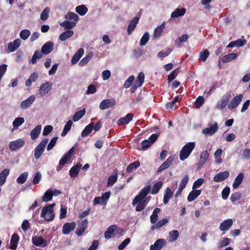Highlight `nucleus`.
<instances>
[{
	"mask_svg": "<svg viewBox=\"0 0 250 250\" xmlns=\"http://www.w3.org/2000/svg\"><path fill=\"white\" fill-rule=\"evenodd\" d=\"M94 127V123L91 122L87 126H85L84 129L82 132L81 135L82 137L87 136L92 131Z\"/></svg>",
	"mask_w": 250,
	"mask_h": 250,
	"instance_id": "obj_37",
	"label": "nucleus"
},
{
	"mask_svg": "<svg viewBox=\"0 0 250 250\" xmlns=\"http://www.w3.org/2000/svg\"><path fill=\"white\" fill-rule=\"evenodd\" d=\"M160 208H156L154 209L150 219L152 224H155L158 219V214L160 212Z\"/></svg>",
	"mask_w": 250,
	"mask_h": 250,
	"instance_id": "obj_50",
	"label": "nucleus"
},
{
	"mask_svg": "<svg viewBox=\"0 0 250 250\" xmlns=\"http://www.w3.org/2000/svg\"><path fill=\"white\" fill-rule=\"evenodd\" d=\"M35 100V97L34 95H31L27 99L23 101L20 105L21 108L22 109H25L31 106Z\"/></svg>",
	"mask_w": 250,
	"mask_h": 250,
	"instance_id": "obj_16",
	"label": "nucleus"
},
{
	"mask_svg": "<svg viewBox=\"0 0 250 250\" xmlns=\"http://www.w3.org/2000/svg\"><path fill=\"white\" fill-rule=\"evenodd\" d=\"M52 83L49 81H47L44 83H42L40 85L38 91V95H39L41 97L44 96L52 89Z\"/></svg>",
	"mask_w": 250,
	"mask_h": 250,
	"instance_id": "obj_5",
	"label": "nucleus"
},
{
	"mask_svg": "<svg viewBox=\"0 0 250 250\" xmlns=\"http://www.w3.org/2000/svg\"><path fill=\"white\" fill-rule=\"evenodd\" d=\"M195 146L194 142H189L184 146L180 153L179 158L181 161L188 158Z\"/></svg>",
	"mask_w": 250,
	"mask_h": 250,
	"instance_id": "obj_2",
	"label": "nucleus"
},
{
	"mask_svg": "<svg viewBox=\"0 0 250 250\" xmlns=\"http://www.w3.org/2000/svg\"><path fill=\"white\" fill-rule=\"evenodd\" d=\"M230 97V93H226L222 97V99L218 102L216 107L220 109L225 108L228 104L229 105Z\"/></svg>",
	"mask_w": 250,
	"mask_h": 250,
	"instance_id": "obj_7",
	"label": "nucleus"
},
{
	"mask_svg": "<svg viewBox=\"0 0 250 250\" xmlns=\"http://www.w3.org/2000/svg\"><path fill=\"white\" fill-rule=\"evenodd\" d=\"M117 179L118 171L117 170H114L113 175L109 176L108 178L107 186L108 187L112 186L117 181Z\"/></svg>",
	"mask_w": 250,
	"mask_h": 250,
	"instance_id": "obj_32",
	"label": "nucleus"
},
{
	"mask_svg": "<svg viewBox=\"0 0 250 250\" xmlns=\"http://www.w3.org/2000/svg\"><path fill=\"white\" fill-rule=\"evenodd\" d=\"M188 180L189 177L187 175H185L184 177L181 180L179 187L184 189L186 187Z\"/></svg>",
	"mask_w": 250,
	"mask_h": 250,
	"instance_id": "obj_64",
	"label": "nucleus"
},
{
	"mask_svg": "<svg viewBox=\"0 0 250 250\" xmlns=\"http://www.w3.org/2000/svg\"><path fill=\"white\" fill-rule=\"evenodd\" d=\"M209 53L208 50H204L203 52H200L199 56V60L202 62H205L207 58L209 56Z\"/></svg>",
	"mask_w": 250,
	"mask_h": 250,
	"instance_id": "obj_62",
	"label": "nucleus"
},
{
	"mask_svg": "<svg viewBox=\"0 0 250 250\" xmlns=\"http://www.w3.org/2000/svg\"><path fill=\"white\" fill-rule=\"evenodd\" d=\"M76 11L80 16H84L88 11L87 8L84 5L77 6L75 8Z\"/></svg>",
	"mask_w": 250,
	"mask_h": 250,
	"instance_id": "obj_47",
	"label": "nucleus"
},
{
	"mask_svg": "<svg viewBox=\"0 0 250 250\" xmlns=\"http://www.w3.org/2000/svg\"><path fill=\"white\" fill-rule=\"evenodd\" d=\"M42 54L41 52L38 50L36 51L32 57L31 60V63L32 64H35L37 62V60L42 58Z\"/></svg>",
	"mask_w": 250,
	"mask_h": 250,
	"instance_id": "obj_58",
	"label": "nucleus"
},
{
	"mask_svg": "<svg viewBox=\"0 0 250 250\" xmlns=\"http://www.w3.org/2000/svg\"><path fill=\"white\" fill-rule=\"evenodd\" d=\"M173 195V192L169 188H167L164 195L163 202L165 204H167L168 203L169 199L172 198Z\"/></svg>",
	"mask_w": 250,
	"mask_h": 250,
	"instance_id": "obj_35",
	"label": "nucleus"
},
{
	"mask_svg": "<svg viewBox=\"0 0 250 250\" xmlns=\"http://www.w3.org/2000/svg\"><path fill=\"white\" fill-rule=\"evenodd\" d=\"M51 192V189H48L42 197V200L43 202H47L52 200V195Z\"/></svg>",
	"mask_w": 250,
	"mask_h": 250,
	"instance_id": "obj_57",
	"label": "nucleus"
},
{
	"mask_svg": "<svg viewBox=\"0 0 250 250\" xmlns=\"http://www.w3.org/2000/svg\"><path fill=\"white\" fill-rule=\"evenodd\" d=\"M201 193V190L193 189L188 194L187 199L189 202L193 201L198 196H199Z\"/></svg>",
	"mask_w": 250,
	"mask_h": 250,
	"instance_id": "obj_30",
	"label": "nucleus"
},
{
	"mask_svg": "<svg viewBox=\"0 0 250 250\" xmlns=\"http://www.w3.org/2000/svg\"><path fill=\"white\" fill-rule=\"evenodd\" d=\"M168 223V220L167 219H163L162 220L158 222L156 224H154L153 226H152L151 227V230L157 229H159L166 225Z\"/></svg>",
	"mask_w": 250,
	"mask_h": 250,
	"instance_id": "obj_51",
	"label": "nucleus"
},
{
	"mask_svg": "<svg viewBox=\"0 0 250 250\" xmlns=\"http://www.w3.org/2000/svg\"><path fill=\"white\" fill-rule=\"evenodd\" d=\"M244 178V175L242 173H240L237 176L232 184V187L234 189H236L239 187V186L242 183Z\"/></svg>",
	"mask_w": 250,
	"mask_h": 250,
	"instance_id": "obj_33",
	"label": "nucleus"
},
{
	"mask_svg": "<svg viewBox=\"0 0 250 250\" xmlns=\"http://www.w3.org/2000/svg\"><path fill=\"white\" fill-rule=\"evenodd\" d=\"M223 150L221 148H218L214 154V158L216 163L220 164L222 163L221 156L222 155Z\"/></svg>",
	"mask_w": 250,
	"mask_h": 250,
	"instance_id": "obj_45",
	"label": "nucleus"
},
{
	"mask_svg": "<svg viewBox=\"0 0 250 250\" xmlns=\"http://www.w3.org/2000/svg\"><path fill=\"white\" fill-rule=\"evenodd\" d=\"M147 203V199H144L140 201L137 204V206L136 207V210L137 211H140L142 210L146 206Z\"/></svg>",
	"mask_w": 250,
	"mask_h": 250,
	"instance_id": "obj_54",
	"label": "nucleus"
},
{
	"mask_svg": "<svg viewBox=\"0 0 250 250\" xmlns=\"http://www.w3.org/2000/svg\"><path fill=\"white\" fill-rule=\"evenodd\" d=\"M24 122V119L22 117H18L13 122L14 129H17L20 125Z\"/></svg>",
	"mask_w": 250,
	"mask_h": 250,
	"instance_id": "obj_53",
	"label": "nucleus"
},
{
	"mask_svg": "<svg viewBox=\"0 0 250 250\" xmlns=\"http://www.w3.org/2000/svg\"><path fill=\"white\" fill-rule=\"evenodd\" d=\"M140 165V163L139 161L134 162L129 164L126 168V171L130 173L133 170L137 169Z\"/></svg>",
	"mask_w": 250,
	"mask_h": 250,
	"instance_id": "obj_55",
	"label": "nucleus"
},
{
	"mask_svg": "<svg viewBox=\"0 0 250 250\" xmlns=\"http://www.w3.org/2000/svg\"><path fill=\"white\" fill-rule=\"evenodd\" d=\"M163 186V183L161 181H159L154 184L153 186L151 193L152 194H156L157 193L159 190Z\"/></svg>",
	"mask_w": 250,
	"mask_h": 250,
	"instance_id": "obj_52",
	"label": "nucleus"
},
{
	"mask_svg": "<svg viewBox=\"0 0 250 250\" xmlns=\"http://www.w3.org/2000/svg\"><path fill=\"white\" fill-rule=\"evenodd\" d=\"M209 157V153L208 150H206L201 152L200 155V160L198 162V165L201 167L208 160Z\"/></svg>",
	"mask_w": 250,
	"mask_h": 250,
	"instance_id": "obj_26",
	"label": "nucleus"
},
{
	"mask_svg": "<svg viewBox=\"0 0 250 250\" xmlns=\"http://www.w3.org/2000/svg\"><path fill=\"white\" fill-rule=\"evenodd\" d=\"M166 241L164 239H159L155 241L153 245L150 247V250H161L163 246L165 245Z\"/></svg>",
	"mask_w": 250,
	"mask_h": 250,
	"instance_id": "obj_17",
	"label": "nucleus"
},
{
	"mask_svg": "<svg viewBox=\"0 0 250 250\" xmlns=\"http://www.w3.org/2000/svg\"><path fill=\"white\" fill-rule=\"evenodd\" d=\"M87 223L88 221L86 219L82 220L79 223L76 232L78 236H81L84 233L87 228Z\"/></svg>",
	"mask_w": 250,
	"mask_h": 250,
	"instance_id": "obj_14",
	"label": "nucleus"
},
{
	"mask_svg": "<svg viewBox=\"0 0 250 250\" xmlns=\"http://www.w3.org/2000/svg\"><path fill=\"white\" fill-rule=\"evenodd\" d=\"M145 80V74L143 72H140L137 77V79L133 83L135 88L140 87L143 83Z\"/></svg>",
	"mask_w": 250,
	"mask_h": 250,
	"instance_id": "obj_27",
	"label": "nucleus"
},
{
	"mask_svg": "<svg viewBox=\"0 0 250 250\" xmlns=\"http://www.w3.org/2000/svg\"><path fill=\"white\" fill-rule=\"evenodd\" d=\"M48 143V139L45 138L42 140L40 143L34 149V157L35 159L38 160L44 152L46 145Z\"/></svg>",
	"mask_w": 250,
	"mask_h": 250,
	"instance_id": "obj_3",
	"label": "nucleus"
},
{
	"mask_svg": "<svg viewBox=\"0 0 250 250\" xmlns=\"http://www.w3.org/2000/svg\"><path fill=\"white\" fill-rule=\"evenodd\" d=\"M74 34V32L71 30H67L62 32L59 37V39L61 41H65L67 39L72 37Z\"/></svg>",
	"mask_w": 250,
	"mask_h": 250,
	"instance_id": "obj_42",
	"label": "nucleus"
},
{
	"mask_svg": "<svg viewBox=\"0 0 250 250\" xmlns=\"http://www.w3.org/2000/svg\"><path fill=\"white\" fill-rule=\"evenodd\" d=\"M139 21V17H136L132 20H131L129 23L127 27V33L130 35L133 31L135 29Z\"/></svg>",
	"mask_w": 250,
	"mask_h": 250,
	"instance_id": "obj_24",
	"label": "nucleus"
},
{
	"mask_svg": "<svg viewBox=\"0 0 250 250\" xmlns=\"http://www.w3.org/2000/svg\"><path fill=\"white\" fill-rule=\"evenodd\" d=\"M133 116L132 113L127 114L125 117L119 119L117 121V124L119 125L128 124L132 120Z\"/></svg>",
	"mask_w": 250,
	"mask_h": 250,
	"instance_id": "obj_21",
	"label": "nucleus"
},
{
	"mask_svg": "<svg viewBox=\"0 0 250 250\" xmlns=\"http://www.w3.org/2000/svg\"><path fill=\"white\" fill-rule=\"evenodd\" d=\"M165 27V23L163 22L161 25L156 28L154 31L153 37L155 38L159 37L163 32Z\"/></svg>",
	"mask_w": 250,
	"mask_h": 250,
	"instance_id": "obj_38",
	"label": "nucleus"
},
{
	"mask_svg": "<svg viewBox=\"0 0 250 250\" xmlns=\"http://www.w3.org/2000/svg\"><path fill=\"white\" fill-rule=\"evenodd\" d=\"M237 57V55L234 53H229L224 56L222 59V61L223 62H228L235 59Z\"/></svg>",
	"mask_w": 250,
	"mask_h": 250,
	"instance_id": "obj_43",
	"label": "nucleus"
},
{
	"mask_svg": "<svg viewBox=\"0 0 250 250\" xmlns=\"http://www.w3.org/2000/svg\"><path fill=\"white\" fill-rule=\"evenodd\" d=\"M150 188V186H147L146 187L144 188L143 189H142L140 191L139 195L136 196L134 199L133 200L132 202V205H136V204H137L140 201L144 200V199L149 192Z\"/></svg>",
	"mask_w": 250,
	"mask_h": 250,
	"instance_id": "obj_6",
	"label": "nucleus"
},
{
	"mask_svg": "<svg viewBox=\"0 0 250 250\" xmlns=\"http://www.w3.org/2000/svg\"><path fill=\"white\" fill-rule=\"evenodd\" d=\"M86 110L85 108L77 111L73 116V120L74 122H77L81 119L85 114Z\"/></svg>",
	"mask_w": 250,
	"mask_h": 250,
	"instance_id": "obj_46",
	"label": "nucleus"
},
{
	"mask_svg": "<svg viewBox=\"0 0 250 250\" xmlns=\"http://www.w3.org/2000/svg\"><path fill=\"white\" fill-rule=\"evenodd\" d=\"M25 144V141L22 139L12 141L10 143L9 148L12 151H15L19 148L22 147Z\"/></svg>",
	"mask_w": 250,
	"mask_h": 250,
	"instance_id": "obj_9",
	"label": "nucleus"
},
{
	"mask_svg": "<svg viewBox=\"0 0 250 250\" xmlns=\"http://www.w3.org/2000/svg\"><path fill=\"white\" fill-rule=\"evenodd\" d=\"M243 98V95L241 94L236 95L230 102L228 105V108L230 110L236 108L241 103Z\"/></svg>",
	"mask_w": 250,
	"mask_h": 250,
	"instance_id": "obj_8",
	"label": "nucleus"
},
{
	"mask_svg": "<svg viewBox=\"0 0 250 250\" xmlns=\"http://www.w3.org/2000/svg\"><path fill=\"white\" fill-rule=\"evenodd\" d=\"M82 165L78 163L76 166H73L69 170V175L72 177H76L79 173Z\"/></svg>",
	"mask_w": 250,
	"mask_h": 250,
	"instance_id": "obj_36",
	"label": "nucleus"
},
{
	"mask_svg": "<svg viewBox=\"0 0 250 250\" xmlns=\"http://www.w3.org/2000/svg\"><path fill=\"white\" fill-rule=\"evenodd\" d=\"M229 176V173L228 171L221 172L213 177V180L215 182H220L226 179Z\"/></svg>",
	"mask_w": 250,
	"mask_h": 250,
	"instance_id": "obj_19",
	"label": "nucleus"
},
{
	"mask_svg": "<svg viewBox=\"0 0 250 250\" xmlns=\"http://www.w3.org/2000/svg\"><path fill=\"white\" fill-rule=\"evenodd\" d=\"M247 42L245 39H239L236 41L231 42L227 45V47H241L244 46Z\"/></svg>",
	"mask_w": 250,
	"mask_h": 250,
	"instance_id": "obj_25",
	"label": "nucleus"
},
{
	"mask_svg": "<svg viewBox=\"0 0 250 250\" xmlns=\"http://www.w3.org/2000/svg\"><path fill=\"white\" fill-rule=\"evenodd\" d=\"M173 161V157H169L158 168V172H161L165 169L167 168L171 165Z\"/></svg>",
	"mask_w": 250,
	"mask_h": 250,
	"instance_id": "obj_23",
	"label": "nucleus"
},
{
	"mask_svg": "<svg viewBox=\"0 0 250 250\" xmlns=\"http://www.w3.org/2000/svg\"><path fill=\"white\" fill-rule=\"evenodd\" d=\"M21 44V41L19 39H16L13 42H10L8 45V48L9 52H14L20 47Z\"/></svg>",
	"mask_w": 250,
	"mask_h": 250,
	"instance_id": "obj_22",
	"label": "nucleus"
},
{
	"mask_svg": "<svg viewBox=\"0 0 250 250\" xmlns=\"http://www.w3.org/2000/svg\"><path fill=\"white\" fill-rule=\"evenodd\" d=\"M116 104L115 100L113 99H107L103 100L99 105V108L101 110H104L113 106Z\"/></svg>",
	"mask_w": 250,
	"mask_h": 250,
	"instance_id": "obj_10",
	"label": "nucleus"
},
{
	"mask_svg": "<svg viewBox=\"0 0 250 250\" xmlns=\"http://www.w3.org/2000/svg\"><path fill=\"white\" fill-rule=\"evenodd\" d=\"M19 241V237L17 233H14L12 236L10 246V249L11 250H16L17 248V244Z\"/></svg>",
	"mask_w": 250,
	"mask_h": 250,
	"instance_id": "obj_34",
	"label": "nucleus"
},
{
	"mask_svg": "<svg viewBox=\"0 0 250 250\" xmlns=\"http://www.w3.org/2000/svg\"><path fill=\"white\" fill-rule=\"evenodd\" d=\"M76 224L75 222L66 223L62 227V232L63 234H67L75 228Z\"/></svg>",
	"mask_w": 250,
	"mask_h": 250,
	"instance_id": "obj_15",
	"label": "nucleus"
},
{
	"mask_svg": "<svg viewBox=\"0 0 250 250\" xmlns=\"http://www.w3.org/2000/svg\"><path fill=\"white\" fill-rule=\"evenodd\" d=\"M84 51L83 48H80L73 56L71 60L72 64L74 65L77 63L81 57L84 54Z\"/></svg>",
	"mask_w": 250,
	"mask_h": 250,
	"instance_id": "obj_18",
	"label": "nucleus"
},
{
	"mask_svg": "<svg viewBox=\"0 0 250 250\" xmlns=\"http://www.w3.org/2000/svg\"><path fill=\"white\" fill-rule=\"evenodd\" d=\"M10 173V170L7 168L3 169L0 173V186H2L6 180L7 177Z\"/></svg>",
	"mask_w": 250,
	"mask_h": 250,
	"instance_id": "obj_29",
	"label": "nucleus"
},
{
	"mask_svg": "<svg viewBox=\"0 0 250 250\" xmlns=\"http://www.w3.org/2000/svg\"><path fill=\"white\" fill-rule=\"evenodd\" d=\"M157 138L158 135L157 134H152L148 140H146L142 142V147L144 149L148 148L157 140Z\"/></svg>",
	"mask_w": 250,
	"mask_h": 250,
	"instance_id": "obj_11",
	"label": "nucleus"
},
{
	"mask_svg": "<svg viewBox=\"0 0 250 250\" xmlns=\"http://www.w3.org/2000/svg\"><path fill=\"white\" fill-rule=\"evenodd\" d=\"M55 204L53 203L43 207L41 211V216L47 221L53 220L55 217L53 208Z\"/></svg>",
	"mask_w": 250,
	"mask_h": 250,
	"instance_id": "obj_1",
	"label": "nucleus"
},
{
	"mask_svg": "<svg viewBox=\"0 0 250 250\" xmlns=\"http://www.w3.org/2000/svg\"><path fill=\"white\" fill-rule=\"evenodd\" d=\"M233 221L232 219H227L224 220L219 225V229L222 231L228 230L233 225Z\"/></svg>",
	"mask_w": 250,
	"mask_h": 250,
	"instance_id": "obj_12",
	"label": "nucleus"
},
{
	"mask_svg": "<svg viewBox=\"0 0 250 250\" xmlns=\"http://www.w3.org/2000/svg\"><path fill=\"white\" fill-rule=\"evenodd\" d=\"M30 31L28 29L22 30L20 33V37L23 40H26L30 35Z\"/></svg>",
	"mask_w": 250,
	"mask_h": 250,
	"instance_id": "obj_61",
	"label": "nucleus"
},
{
	"mask_svg": "<svg viewBox=\"0 0 250 250\" xmlns=\"http://www.w3.org/2000/svg\"><path fill=\"white\" fill-rule=\"evenodd\" d=\"M54 47V44L51 42H48L43 45L41 48L42 54H48L52 51Z\"/></svg>",
	"mask_w": 250,
	"mask_h": 250,
	"instance_id": "obj_20",
	"label": "nucleus"
},
{
	"mask_svg": "<svg viewBox=\"0 0 250 250\" xmlns=\"http://www.w3.org/2000/svg\"><path fill=\"white\" fill-rule=\"evenodd\" d=\"M116 229V226L112 225L109 227L104 233V237L107 239L111 238L112 235Z\"/></svg>",
	"mask_w": 250,
	"mask_h": 250,
	"instance_id": "obj_48",
	"label": "nucleus"
},
{
	"mask_svg": "<svg viewBox=\"0 0 250 250\" xmlns=\"http://www.w3.org/2000/svg\"><path fill=\"white\" fill-rule=\"evenodd\" d=\"M92 56L93 53L92 52H89L87 55L79 62V65L81 66L85 65L92 59Z\"/></svg>",
	"mask_w": 250,
	"mask_h": 250,
	"instance_id": "obj_44",
	"label": "nucleus"
},
{
	"mask_svg": "<svg viewBox=\"0 0 250 250\" xmlns=\"http://www.w3.org/2000/svg\"><path fill=\"white\" fill-rule=\"evenodd\" d=\"M76 25V22L73 21H65L60 23V25L63 27L64 29H70Z\"/></svg>",
	"mask_w": 250,
	"mask_h": 250,
	"instance_id": "obj_39",
	"label": "nucleus"
},
{
	"mask_svg": "<svg viewBox=\"0 0 250 250\" xmlns=\"http://www.w3.org/2000/svg\"><path fill=\"white\" fill-rule=\"evenodd\" d=\"M242 194L239 192H236L233 193L230 198V199L231 202H235L241 198Z\"/></svg>",
	"mask_w": 250,
	"mask_h": 250,
	"instance_id": "obj_63",
	"label": "nucleus"
},
{
	"mask_svg": "<svg viewBox=\"0 0 250 250\" xmlns=\"http://www.w3.org/2000/svg\"><path fill=\"white\" fill-rule=\"evenodd\" d=\"M32 241L33 244L36 246L45 247L47 245V241L41 236H35L32 237Z\"/></svg>",
	"mask_w": 250,
	"mask_h": 250,
	"instance_id": "obj_13",
	"label": "nucleus"
},
{
	"mask_svg": "<svg viewBox=\"0 0 250 250\" xmlns=\"http://www.w3.org/2000/svg\"><path fill=\"white\" fill-rule=\"evenodd\" d=\"M186 12V10L184 8H176L171 14V18H176L180 16H184Z\"/></svg>",
	"mask_w": 250,
	"mask_h": 250,
	"instance_id": "obj_31",
	"label": "nucleus"
},
{
	"mask_svg": "<svg viewBox=\"0 0 250 250\" xmlns=\"http://www.w3.org/2000/svg\"><path fill=\"white\" fill-rule=\"evenodd\" d=\"M29 173L28 172L22 173L17 179L16 182L19 184H23L27 180Z\"/></svg>",
	"mask_w": 250,
	"mask_h": 250,
	"instance_id": "obj_49",
	"label": "nucleus"
},
{
	"mask_svg": "<svg viewBox=\"0 0 250 250\" xmlns=\"http://www.w3.org/2000/svg\"><path fill=\"white\" fill-rule=\"evenodd\" d=\"M179 232L177 230H173L169 232L168 241L175 242L179 237Z\"/></svg>",
	"mask_w": 250,
	"mask_h": 250,
	"instance_id": "obj_40",
	"label": "nucleus"
},
{
	"mask_svg": "<svg viewBox=\"0 0 250 250\" xmlns=\"http://www.w3.org/2000/svg\"><path fill=\"white\" fill-rule=\"evenodd\" d=\"M73 123L71 120H69L65 125L63 130L61 133L62 136H64L67 132L71 129Z\"/></svg>",
	"mask_w": 250,
	"mask_h": 250,
	"instance_id": "obj_56",
	"label": "nucleus"
},
{
	"mask_svg": "<svg viewBox=\"0 0 250 250\" xmlns=\"http://www.w3.org/2000/svg\"><path fill=\"white\" fill-rule=\"evenodd\" d=\"M42 130V125H37L30 132V136L32 140L36 139L40 135Z\"/></svg>",
	"mask_w": 250,
	"mask_h": 250,
	"instance_id": "obj_28",
	"label": "nucleus"
},
{
	"mask_svg": "<svg viewBox=\"0 0 250 250\" xmlns=\"http://www.w3.org/2000/svg\"><path fill=\"white\" fill-rule=\"evenodd\" d=\"M50 12V8L48 7H45L41 14V19L45 21L47 19Z\"/></svg>",
	"mask_w": 250,
	"mask_h": 250,
	"instance_id": "obj_59",
	"label": "nucleus"
},
{
	"mask_svg": "<svg viewBox=\"0 0 250 250\" xmlns=\"http://www.w3.org/2000/svg\"><path fill=\"white\" fill-rule=\"evenodd\" d=\"M65 19L68 21H73L76 22L79 20V16L73 12H68L65 15Z\"/></svg>",
	"mask_w": 250,
	"mask_h": 250,
	"instance_id": "obj_41",
	"label": "nucleus"
},
{
	"mask_svg": "<svg viewBox=\"0 0 250 250\" xmlns=\"http://www.w3.org/2000/svg\"><path fill=\"white\" fill-rule=\"evenodd\" d=\"M149 37V34L148 32H146L141 39L140 45L142 46L145 45L148 41Z\"/></svg>",
	"mask_w": 250,
	"mask_h": 250,
	"instance_id": "obj_60",
	"label": "nucleus"
},
{
	"mask_svg": "<svg viewBox=\"0 0 250 250\" xmlns=\"http://www.w3.org/2000/svg\"><path fill=\"white\" fill-rule=\"evenodd\" d=\"M219 126L216 122H212L208 124L207 127L202 131V133L205 135L212 136L218 130Z\"/></svg>",
	"mask_w": 250,
	"mask_h": 250,
	"instance_id": "obj_4",
	"label": "nucleus"
}]
</instances>
